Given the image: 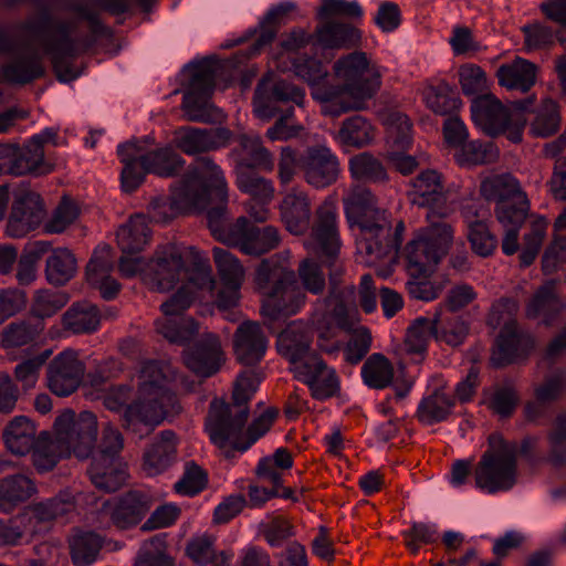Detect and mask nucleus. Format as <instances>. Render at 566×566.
Masks as SVG:
<instances>
[{"label":"nucleus","instance_id":"8","mask_svg":"<svg viewBox=\"0 0 566 566\" xmlns=\"http://www.w3.org/2000/svg\"><path fill=\"white\" fill-rule=\"evenodd\" d=\"M518 102L510 109L493 94L478 95L471 103V117L476 126L490 136L506 135L513 143L522 142L527 118L526 104Z\"/></svg>","mask_w":566,"mask_h":566},{"label":"nucleus","instance_id":"57","mask_svg":"<svg viewBox=\"0 0 566 566\" xmlns=\"http://www.w3.org/2000/svg\"><path fill=\"white\" fill-rule=\"evenodd\" d=\"M156 329L169 343L185 345L199 333V325L192 317L163 318L156 321Z\"/></svg>","mask_w":566,"mask_h":566},{"label":"nucleus","instance_id":"30","mask_svg":"<svg viewBox=\"0 0 566 566\" xmlns=\"http://www.w3.org/2000/svg\"><path fill=\"white\" fill-rule=\"evenodd\" d=\"M268 344V337L258 322L245 321L233 334L235 358L245 366L259 364L266 353Z\"/></svg>","mask_w":566,"mask_h":566},{"label":"nucleus","instance_id":"24","mask_svg":"<svg viewBox=\"0 0 566 566\" xmlns=\"http://www.w3.org/2000/svg\"><path fill=\"white\" fill-rule=\"evenodd\" d=\"M306 298V294L296 284V277L293 274L291 282L273 284L265 292L261 314L270 321L295 315L305 305Z\"/></svg>","mask_w":566,"mask_h":566},{"label":"nucleus","instance_id":"50","mask_svg":"<svg viewBox=\"0 0 566 566\" xmlns=\"http://www.w3.org/2000/svg\"><path fill=\"white\" fill-rule=\"evenodd\" d=\"M454 405V397L447 394L442 388H438L421 399L416 411V418L427 426L442 422L449 418Z\"/></svg>","mask_w":566,"mask_h":566},{"label":"nucleus","instance_id":"34","mask_svg":"<svg viewBox=\"0 0 566 566\" xmlns=\"http://www.w3.org/2000/svg\"><path fill=\"white\" fill-rule=\"evenodd\" d=\"M312 333L301 321L290 323L277 336L276 348L279 354L291 364H302L308 356L316 355L311 352Z\"/></svg>","mask_w":566,"mask_h":566},{"label":"nucleus","instance_id":"11","mask_svg":"<svg viewBox=\"0 0 566 566\" xmlns=\"http://www.w3.org/2000/svg\"><path fill=\"white\" fill-rule=\"evenodd\" d=\"M179 186L197 210H203L213 200H228V184L223 170L211 157L197 158L189 165Z\"/></svg>","mask_w":566,"mask_h":566},{"label":"nucleus","instance_id":"58","mask_svg":"<svg viewBox=\"0 0 566 566\" xmlns=\"http://www.w3.org/2000/svg\"><path fill=\"white\" fill-rule=\"evenodd\" d=\"M364 382L373 389H384L394 379V366L382 354L370 355L361 367Z\"/></svg>","mask_w":566,"mask_h":566},{"label":"nucleus","instance_id":"5","mask_svg":"<svg viewBox=\"0 0 566 566\" xmlns=\"http://www.w3.org/2000/svg\"><path fill=\"white\" fill-rule=\"evenodd\" d=\"M453 239L452 226L443 220L431 221L417 231L402 251L406 271L411 279L431 274L449 253Z\"/></svg>","mask_w":566,"mask_h":566},{"label":"nucleus","instance_id":"64","mask_svg":"<svg viewBox=\"0 0 566 566\" xmlns=\"http://www.w3.org/2000/svg\"><path fill=\"white\" fill-rule=\"evenodd\" d=\"M133 566H175V559L167 552L165 538L156 535L144 542Z\"/></svg>","mask_w":566,"mask_h":566},{"label":"nucleus","instance_id":"7","mask_svg":"<svg viewBox=\"0 0 566 566\" xmlns=\"http://www.w3.org/2000/svg\"><path fill=\"white\" fill-rule=\"evenodd\" d=\"M343 203L349 224L359 229L357 252L373 253L371 240L377 237L384 239L388 232L386 210L378 207V199L371 190L360 185L350 188Z\"/></svg>","mask_w":566,"mask_h":566},{"label":"nucleus","instance_id":"43","mask_svg":"<svg viewBox=\"0 0 566 566\" xmlns=\"http://www.w3.org/2000/svg\"><path fill=\"white\" fill-rule=\"evenodd\" d=\"M118 156L124 167L120 174L122 188L125 192H134L150 174L142 165L140 148L137 143L128 142L118 147Z\"/></svg>","mask_w":566,"mask_h":566},{"label":"nucleus","instance_id":"37","mask_svg":"<svg viewBox=\"0 0 566 566\" xmlns=\"http://www.w3.org/2000/svg\"><path fill=\"white\" fill-rule=\"evenodd\" d=\"M87 474L92 484L105 493L116 492L128 478L126 464L122 460L103 457L92 459Z\"/></svg>","mask_w":566,"mask_h":566},{"label":"nucleus","instance_id":"45","mask_svg":"<svg viewBox=\"0 0 566 566\" xmlns=\"http://www.w3.org/2000/svg\"><path fill=\"white\" fill-rule=\"evenodd\" d=\"M35 493V483L29 476L24 474L8 475L0 480V511L10 513Z\"/></svg>","mask_w":566,"mask_h":566},{"label":"nucleus","instance_id":"29","mask_svg":"<svg viewBox=\"0 0 566 566\" xmlns=\"http://www.w3.org/2000/svg\"><path fill=\"white\" fill-rule=\"evenodd\" d=\"M2 440L9 452L14 455H25L36 447V443L51 441L49 431L38 432L35 422L27 416H15L3 428Z\"/></svg>","mask_w":566,"mask_h":566},{"label":"nucleus","instance_id":"52","mask_svg":"<svg viewBox=\"0 0 566 566\" xmlns=\"http://www.w3.org/2000/svg\"><path fill=\"white\" fill-rule=\"evenodd\" d=\"M44 73L45 69L39 55H21L1 67L2 80L9 84H29L41 78Z\"/></svg>","mask_w":566,"mask_h":566},{"label":"nucleus","instance_id":"32","mask_svg":"<svg viewBox=\"0 0 566 566\" xmlns=\"http://www.w3.org/2000/svg\"><path fill=\"white\" fill-rule=\"evenodd\" d=\"M534 346L535 340L530 333L509 325L496 337L491 363L494 367H504L528 355Z\"/></svg>","mask_w":566,"mask_h":566},{"label":"nucleus","instance_id":"38","mask_svg":"<svg viewBox=\"0 0 566 566\" xmlns=\"http://www.w3.org/2000/svg\"><path fill=\"white\" fill-rule=\"evenodd\" d=\"M360 31L349 23L327 21L315 30V43L323 49H352L358 46Z\"/></svg>","mask_w":566,"mask_h":566},{"label":"nucleus","instance_id":"55","mask_svg":"<svg viewBox=\"0 0 566 566\" xmlns=\"http://www.w3.org/2000/svg\"><path fill=\"white\" fill-rule=\"evenodd\" d=\"M76 259L66 248L52 251L46 259L45 277L54 286L65 285L76 273Z\"/></svg>","mask_w":566,"mask_h":566},{"label":"nucleus","instance_id":"13","mask_svg":"<svg viewBox=\"0 0 566 566\" xmlns=\"http://www.w3.org/2000/svg\"><path fill=\"white\" fill-rule=\"evenodd\" d=\"M186 255L197 256L198 251L192 247L187 248L176 243L159 245L143 271V281L154 291H170L185 272Z\"/></svg>","mask_w":566,"mask_h":566},{"label":"nucleus","instance_id":"19","mask_svg":"<svg viewBox=\"0 0 566 566\" xmlns=\"http://www.w3.org/2000/svg\"><path fill=\"white\" fill-rule=\"evenodd\" d=\"M411 186L410 201L415 206L429 209L427 213L429 222L449 214L448 192L444 189L442 176L438 171L431 169L421 171L412 179Z\"/></svg>","mask_w":566,"mask_h":566},{"label":"nucleus","instance_id":"31","mask_svg":"<svg viewBox=\"0 0 566 566\" xmlns=\"http://www.w3.org/2000/svg\"><path fill=\"white\" fill-rule=\"evenodd\" d=\"M281 221L294 235H303L311 226L312 202L308 193L298 187L292 188L279 205Z\"/></svg>","mask_w":566,"mask_h":566},{"label":"nucleus","instance_id":"33","mask_svg":"<svg viewBox=\"0 0 566 566\" xmlns=\"http://www.w3.org/2000/svg\"><path fill=\"white\" fill-rule=\"evenodd\" d=\"M2 166L14 176L27 174L45 175L52 166L44 161V149L29 142L24 147L6 146L2 153Z\"/></svg>","mask_w":566,"mask_h":566},{"label":"nucleus","instance_id":"18","mask_svg":"<svg viewBox=\"0 0 566 566\" xmlns=\"http://www.w3.org/2000/svg\"><path fill=\"white\" fill-rule=\"evenodd\" d=\"M300 171L306 185L322 190L334 185L340 176L339 158L325 145H314L300 157Z\"/></svg>","mask_w":566,"mask_h":566},{"label":"nucleus","instance_id":"54","mask_svg":"<svg viewBox=\"0 0 566 566\" xmlns=\"http://www.w3.org/2000/svg\"><path fill=\"white\" fill-rule=\"evenodd\" d=\"M186 556L196 565L229 566V556L224 552L217 553L214 537L199 535L190 538L185 548Z\"/></svg>","mask_w":566,"mask_h":566},{"label":"nucleus","instance_id":"41","mask_svg":"<svg viewBox=\"0 0 566 566\" xmlns=\"http://www.w3.org/2000/svg\"><path fill=\"white\" fill-rule=\"evenodd\" d=\"M433 337L450 346L461 345L469 334V324L462 316L439 306L432 317Z\"/></svg>","mask_w":566,"mask_h":566},{"label":"nucleus","instance_id":"61","mask_svg":"<svg viewBox=\"0 0 566 566\" xmlns=\"http://www.w3.org/2000/svg\"><path fill=\"white\" fill-rule=\"evenodd\" d=\"M69 303V295L65 292L52 290H38L34 292L30 307V316L44 323L45 318L52 317Z\"/></svg>","mask_w":566,"mask_h":566},{"label":"nucleus","instance_id":"2","mask_svg":"<svg viewBox=\"0 0 566 566\" xmlns=\"http://www.w3.org/2000/svg\"><path fill=\"white\" fill-rule=\"evenodd\" d=\"M261 378L253 370L241 373L233 386L232 401L212 400L206 418V431L220 449L231 447L235 451L248 450L266 433L277 411L269 408L244 430L250 410L249 401L255 394Z\"/></svg>","mask_w":566,"mask_h":566},{"label":"nucleus","instance_id":"3","mask_svg":"<svg viewBox=\"0 0 566 566\" xmlns=\"http://www.w3.org/2000/svg\"><path fill=\"white\" fill-rule=\"evenodd\" d=\"M36 15L28 18L20 32L28 44L39 43L44 53L50 55L52 67L60 81H71L75 74L71 69V60L85 53L92 45L86 36H73L77 29L75 21H60L52 18L55 0H31Z\"/></svg>","mask_w":566,"mask_h":566},{"label":"nucleus","instance_id":"63","mask_svg":"<svg viewBox=\"0 0 566 566\" xmlns=\"http://www.w3.org/2000/svg\"><path fill=\"white\" fill-rule=\"evenodd\" d=\"M294 271L280 264L277 260L264 259L255 270L254 282L258 290L265 295L273 284L289 283L293 279Z\"/></svg>","mask_w":566,"mask_h":566},{"label":"nucleus","instance_id":"26","mask_svg":"<svg viewBox=\"0 0 566 566\" xmlns=\"http://www.w3.org/2000/svg\"><path fill=\"white\" fill-rule=\"evenodd\" d=\"M45 217L41 196L34 191L20 193L13 201L7 223V232L12 238H22L35 230Z\"/></svg>","mask_w":566,"mask_h":566},{"label":"nucleus","instance_id":"17","mask_svg":"<svg viewBox=\"0 0 566 566\" xmlns=\"http://www.w3.org/2000/svg\"><path fill=\"white\" fill-rule=\"evenodd\" d=\"M311 237L315 250L328 268H338L336 260L340 249V238L337 224V207L335 201L326 198L315 210Z\"/></svg>","mask_w":566,"mask_h":566},{"label":"nucleus","instance_id":"28","mask_svg":"<svg viewBox=\"0 0 566 566\" xmlns=\"http://www.w3.org/2000/svg\"><path fill=\"white\" fill-rule=\"evenodd\" d=\"M237 146L231 149L230 157L234 161V172H248L253 169L272 171L274 159L272 153L264 147L259 135L241 134L235 139Z\"/></svg>","mask_w":566,"mask_h":566},{"label":"nucleus","instance_id":"44","mask_svg":"<svg viewBox=\"0 0 566 566\" xmlns=\"http://www.w3.org/2000/svg\"><path fill=\"white\" fill-rule=\"evenodd\" d=\"M140 160L150 174L165 178L177 176L186 164L180 154L168 145L140 154Z\"/></svg>","mask_w":566,"mask_h":566},{"label":"nucleus","instance_id":"4","mask_svg":"<svg viewBox=\"0 0 566 566\" xmlns=\"http://www.w3.org/2000/svg\"><path fill=\"white\" fill-rule=\"evenodd\" d=\"M342 268H335L329 272L328 294L324 298H317L310 316V324L318 334V347L328 354L339 349L337 342L332 340L335 335V326L349 329L352 324L348 317V306L355 303V285L342 286L339 276Z\"/></svg>","mask_w":566,"mask_h":566},{"label":"nucleus","instance_id":"36","mask_svg":"<svg viewBox=\"0 0 566 566\" xmlns=\"http://www.w3.org/2000/svg\"><path fill=\"white\" fill-rule=\"evenodd\" d=\"M128 9V0H71L66 4V10L77 14L86 20L90 31L95 36L108 35L109 30L101 22L98 18L99 10H105L112 14H122Z\"/></svg>","mask_w":566,"mask_h":566},{"label":"nucleus","instance_id":"59","mask_svg":"<svg viewBox=\"0 0 566 566\" xmlns=\"http://www.w3.org/2000/svg\"><path fill=\"white\" fill-rule=\"evenodd\" d=\"M428 108L438 115H448L461 106L457 92L446 82L429 85L423 91Z\"/></svg>","mask_w":566,"mask_h":566},{"label":"nucleus","instance_id":"10","mask_svg":"<svg viewBox=\"0 0 566 566\" xmlns=\"http://www.w3.org/2000/svg\"><path fill=\"white\" fill-rule=\"evenodd\" d=\"M217 67V64L209 60L191 66L189 87L184 94L181 104L188 120L214 124L224 119V113L211 103Z\"/></svg>","mask_w":566,"mask_h":566},{"label":"nucleus","instance_id":"20","mask_svg":"<svg viewBox=\"0 0 566 566\" xmlns=\"http://www.w3.org/2000/svg\"><path fill=\"white\" fill-rule=\"evenodd\" d=\"M85 375V364L73 349H66L56 355L46 367V385L57 397L74 394Z\"/></svg>","mask_w":566,"mask_h":566},{"label":"nucleus","instance_id":"14","mask_svg":"<svg viewBox=\"0 0 566 566\" xmlns=\"http://www.w3.org/2000/svg\"><path fill=\"white\" fill-rule=\"evenodd\" d=\"M181 411L177 396L140 395L137 400L126 406L122 416V427L135 433H142V426L146 427L145 434H148L156 426L166 418L175 417Z\"/></svg>","mask_w":566,"mask_h":566},{"label":"nucleus","instance_id":"21","mask_svg":"<svg viewBox=\"0 0 566 566\" xmlns=\"http://www.w3.org/2000/svg\"><path fill=\"white\" fill-rule=\"evenodd\" d=\"M305 92L294 83L279 78L275 81L263 78L254 92V112L263 119L272 118L276 113V103H293L297 106L304 104Z\"/></svg>","mask_w":566,"mask_h":566},{"label":"nucleus","instance_id":"42","mask_svg":"<svg viewBox=\"0 0 566 566\" xmlns=\"http://www.w3.org/2000/svg\"><path fill=\"white\" fill-rule=\"evenodd\" d=\"M174 374L170 366L158 360H147L143 364L139 375L138 392L146 396H176L167 384L172 379Z\"/></svg>","mask_w":566,"mask_h":566},{"label":"nucleus","instance_id":"53","mask_svg":"<svg viewBox=\"0 0 566 566\" xmlns=\"http://www.w3.org/2000/svg\"><path fill=\"white\" fill-rule=\"evenodd\" d=\"M375 135L376 128L369 119L354 115L342 122L337 139L344 146L363 148L373 143Z\"/></svg>","mask_w":566,"mask_h":566},{"label":"nucleus","instance_id":"46","mask_svg":"<svg viewBox=\"0 0 566 566\" xmlns=\"http://www.w3.org/2000/svg\"><path fill=\"white\" fill-rule=\"evenodd\" d=\"M350 177L363 184H386L389 180L387 169L380 158L370 151H361L348 159Z\"/></svg>","mask_w":566,"mask_h":566},{"label":"nucleus","instance_id":"35","mask_svg":"<svg viewBox=\"0 0 566 566\" xmlns=\"http://www.w3.org/2000/svg\"><path fill=\"white\" fill-rule=\"evenodd\" d=\"M177 457V437L171 430H164L143 453L142 470L148 476L167 471Z\"/></svg>","mask_w":566,"mask_h":566},{"label":"nucleus","instance_id":"22","mask_svg":"<svg viewBox=\"0 0 566 566\" xmlns=\"http://www.w3.org/2000/svg\"><path fill=\"white\" fill-rule=\"evenodd\" d=\"M297 378L307 385L316 400H327L340 394V379L319 355L308 356L295 367Z\"/></svg>","mask_w":566,"mask_h":566},{"label":"nucleus","instance_id":"56","mask_svg":"<svg viewBox=\"0 0 566 566\" xmlns=\"http://www.w3.org/2000/svg\"><path fill=\"white\" fill-rule=\"evenodd\" d=\"M103 538L94 532H82L70 541V555L74 566H90L103 547Z\"/></svg>","mask_w":566,"mask_h":566},{"label":"nucleus","instance_id":"39","mask_svg":"<svg viewBox=\"0 0 566 566\" xmlns=\"http://www.w3.org/2000/svg\"><path fill=\"white\" fill-rule=\"evenodd\" d=\"M499 84L510 91L528 92L536 82V65L516 57L499 66L495 74Z\"/></svg>","mask_w":566,"mask_h":566},{"label":"nucleus","instance_id":"47","mask_svg":"<svg viewBox=\"0 0 566 566\" xmlns=\"http://www.w3.org/2000/svg\"><path fill=\"white\" fill-rule=\"evenodd\" d=\"M101 324L99 310L90 302L73 303L62 315V326L73 334H90Z\"/></svg>","mask_w":566,"mask_h":566},{"label":"nucleus","instance_id":"60","mask_svg":"<svg viewBox=\"0 0 566 566\" xmlns=\"http://www.w3.org/2000/svg\"><path fill=\"white\" fill-rule=\"evenodd\" d=\"M391 230L392 227L388 220V232L385 238L380 239L377 237V239L375 238L370 242L373 253H358L366 264L375 265L384 259L388 258L390 254L397 252L402 242L405 223L400 220L397 222L394 233H391Z\"/></svg>","mask_w":566,"mask_h":566},{"label":"nucleus","instance_id":"49","mask_svg":"<svg viewBox=\"0 0 566 566\" xmlns=\"http://www.w3.org/2000/svg\"><path fill=\"white\" fill-rule=\"evenodd\" d=\"M188 196L178 185L169 198H155L148 207V214L151 221L156 223H167L180 213H187L197 210L191 202H188Z\"/></svg>","mask_w":566,"mask_h":566},{"label":"nucleus","instance_id":"12","mask_svg":"<svg viewBox=\"0 0 566 566\" xmlns=\"http://www.w3.org/2000/svg\"><path fill=\"white\" fill-rule=\"evenodd\" d=\"M480 193L486 201L495 202L494 213L499 223L521 222L527 219L531 205L520 181L509 172L492 175L480 184Z\"/></svg>","mask_w":566,"mask_h":566},{"label":"nucleus","instance_id":"48","mask_svg":"<svg viewBox=\"0 0 566 566\" xmlns=\"http://www.w3.org/2000/svg\"><path fill=\"white\" fill-rule=\"evenodd\" d=\"M44 323L40 319H17L3 327L0 344L3 348H19L34 343L44 331Z\"/></svg>","mask_w":566,"mask_h":566},{"label":"nucleus","instance_id":"25","mask_svg":"<svg viewBox=\"0 0 566 566\" xmlns=\"http://www.w3.org/2000/svg\"><path fill=\"white\" fill-rule=\"evenodd\" d=\"M232 133L228 128H198L182 126L174 132V144L184 154L195 156L219 149L229 144Z\"/></svg>","mask_w":566,"mask_h":566},{"label":"nucleus","instance_id":"27","mask_svg":"<svg viewBox=\"0 0 566 566\" xmlns=\"http://www.w3.org/2000/svg\"><path fill=\"white\" fill-rule=\"evenodd\" d=\"M184 363L191 371L201 376L214 375L223 361V352L219 336L211 333L202 334L191 347L182 353Z\"/></svg>","mask_w":566,"mask_h":566},{"label":"nucleus","instance_id":"16","mask_svg":"<svg viewBox=\"0 0 566 566\" xmlns=\"http://www.w3.org/2000/svg\"><path fill=\"white\" fill-rule=\"evenodd\" d=\"M280 231L274 226L258 227L247 217H239L233 222V230L223 237V244L238 249L250 256H261L281 244Z\"/></svg>","mask_w":566,"mask_h":566},{"label":"nucleus","instance_id":"23","mask_svg":"<svg viewBox=\"0 0 566 566\" xmlns=\"http://www.w3.org/2000/svg\"><path fill=\"white\" fill-rule=\"evenodd\" d=\"M73 509L71 497L60 493L54 497L29 504L18 515V521L25 524L29 535L35 536L46 532L56 518L66 515Z\"/></svg>","mask_w":566,"mask_h":566},{"label":"nucleus","instance_id":"6","mask_svg":"<svg viewBox=\"0 0 566 566\" xmlns=\"http://www.w3.org/2000/svg\"><path fill=\"white\" fill-rule=\"evenodd\" d=\"M489 448L476 464L473 475L475 485L489 493L507 491L517 479V444L490 434Z\"/></svg>","mask_w":566,"mask_h":566},{"label":"nucleus","instance_id":"62","mask_svg":"<svg viewBox=\"0 0 566 566\" xmlns=\"http://www.w3.org/2000/svg\"><path fill=\"white\" fill-rule=\"evenodd\" d=\"M212 258L216 263L221 284L242 286L245 271L240 260L222 248L212 249Z\"/></svg>","mask_w":566,"mask_h":566},{"label":"nucleus","instance_id":"15","mask_svg":"<svg viewBox=\"0 0 566 566\" xmlns=\"http://www.w3.org/2000/svg\"><path fill=\"white\" fill-rule=\"evenodd\" d=\"M151 496L140 490H130L120 496L106 500L98 510V520L104 528L128 530L136 526L149 512Z\"/></svg>","mask_w":566,"mask_h":566},{"label":"nucleus","instance_id":"1","mask_svg":"<svg viewBox=\"0 0 566 566\" xmlns=\"http://www.w3.org/2000/svg\"><path fill=\"white\" fill-rule=\"evenodd\" d=\"M293 70L312 86V97L322 103L323 114L334 117L367 109L368 101L378 94L382 83L379 69L360 51L346 54L334 63L333 73L342 82L339 85L319 84L327 76V70L314 57L295 60Z\"/></svg>","mask_w":566,"mask_h":566},{"label":"nucleus","instance_id":"51","mask_svg":"<svg viewBox=\"0 0 566 566\" xmlns=\"http://www.w3.org/2000/svg\"><path fill=\"white\" fill-rule=\"evenodd\" d=\"M117 244L123 254H137L149 243L150 230L145 216L136 214L123 224L117 233Z\"/></svg>","mask_w":566,"mask_h":566},{"label":"nucleus","instance_id":"9","mask_svg":"<svg viewBox=\"0 0 566 566\" xmlns=\"http://www.w3.org/2000/svg\"><path fill=\"white\" fill-rule=\"evenodd\" d=\"M97 418L91 411L76 415L72 409H65L54 420V438L52 446L60 457L74 454L78 459H87L96 444Z\"/></svg>","mask_w":566,"mask_h":566},{"label":"nucleus","instance_id":"40","mask_svg":"<svg viewBox=\"0 0 566 566\" xmlns=\"http://www.w3.org/2000/svg\"><path fill=\"white\" fill-rule=\"evenodd\" d=\"M565 306V302L556 293L555 282L549 281L543 284L528 302L526 316L528 318L543 316V323L549 326Z\"/></svg>","mask_w":566,"mask_h":566}]
</instances>
